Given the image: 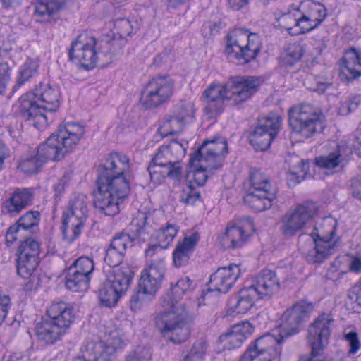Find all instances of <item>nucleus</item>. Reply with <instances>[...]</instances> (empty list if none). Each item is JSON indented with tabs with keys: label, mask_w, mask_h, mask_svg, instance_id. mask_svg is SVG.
<instances>
[{
	"label": "nucleus",
	"mask_w": 361,
	"mask_h": 361,
	"mask_svg": "<svg viewBox=\"0 0 361 361\" xmlns=\"http://www.w3.org/2000/svg\"><path fill=\"white\" fill-rule=\"evenodd\" d=\"M336 219L328 216L317 222L310 235L299 236L300 250L307 261L321 264L341 246V240L336 234Z\"/></svg>",
	"instance_id": "obj_4"
},
{
	"label": "nucleus",
	"mask_w": 361,
	"mask_h": 361,
	"mask_svg": "<svg viewBox=\"0 0 361 361\" xmlns=\"http://www.w3.org/2000/svg\"><path fill=\"white\" fill-rule=\"evenodd\" d=\"M277 20L279 25L291 35L297 36L305 33L298 8L281 15Z\"/></svg>",
	"instance_id": "obj_39"
},
{
	"label": "nucleus",
	"mask_w": 361,
	"mask_h": 361,
	"mask_svg": "<svg viewBox=\"0 0 361 361\" xmlns=\"http://www.w3.org/2000/svg\"><path fill=\"white\" fill-rule=\"evenodd\" d=\"M254 231L252 221L245 218L229 224L219 240L224 249L239 248L245 244Z\"/></svg>",
	"instance_id": "obj_17"
},
{
	"label": "nucleus",
	"mask_w": 361,
	"mask_h": 361,
	"mask_svg": "<svg viewBox=\"0 0 361 361\" xmlns=\"http://www.w3.org/2000/svg\"><path fill=\"white\" fill-rule=\"evenodd\" d=\"M318 207L313 202H305L287 212L281 219L280 231L286 237L301 231L317 215Z\"/></svg>",
	"instance_id": "obj_12"
},
{
	"label": "nucleus",
	"mask_w": 361,
	"mask_h": 361,
	"mask_svg": "<svg viewBox=\"0 0 361 361\" xmlns=\"http://www.w3.org/2000/svg\"><path fill=\"white\" fill-rule=\"evenodd\" d=\"M173 80L168 76H157L149 80L142 91L140 102L146 108H152L166 102L172 95Z\"/></svg>",
	"instance_id": "obj_15"
},
{
	"label": "nucleus",
	"mask_w": 361,
	"mask_h": 361,
	"mask_svg": "<svg viewBox=\"0 0 361 361\" xmlns=\"http://www.w3.org/2000/svg\"><path fill=\"white\" fill-rule=\"evenodd\" d=\"M180 200L188 205H194L197 202H200V192L195 189L191 180L183 188L180 194Z\"/></svg>",
	"instance_id": "obj_47"
},
{
	"label": "nucleus",
	"mask_w": 361,
	"mask_h": 361,
	"mask_svg": "<svg viewBox=\"0 0 361 361\" xmlns=\"http://www.w3.org/2000/svg\"><path fill=\"white\" fill-rule=\"evenodd\" d=\"M10 305V298L5 295H0V324L6 318Z\"/></svg>",
	"instance_id": "obj_64"
},
{
	"label": "nucleus",
	"mask_w": 361,
	"mask_h": 361,
	"mask_svg": "<svg viewBox=\"0 0 361 361\" xmlns=\"http://www.w3.org/2000/svg\"><path fill=\"white\" fill-rule=\"evenodd\" d=\"M75 228V226L72 227L62 222L61 231L63 237L68 243L73 242L80 234L81 231Z\"/></svg>",
	"instance_id": "obj_60"
},
{
	"label": "nucleus",
	"mask_w": 361,
	"mask_h": 361,
	"mask_svg": "<svg viewBox=\"0 0 361 361\" xmlns=\"http://www.w3.org/2000/svg\"><path fill=\"white\" fill-rule=\"evenodd\" d=\"M183 128V123L176 116H169L162 120L158 128V133L162 137H164L170 135L178 133L182 131Z\"/></svg>",
	"instance_id": "obj_45"
},
{
	"label": "nucleus",
	"mask_w": 361,
	"mask_h": 361,
	"mask_svg": "<svg viewBox=\"0 0 361 361\" xmlns=\"http://www.w3.org/2000/svg\"><path fill=\"white\" fill-rule=\"evenodd\" d=\"M124 255L122 252L109 245V247L106 251L104 262L109 268H118V265L121 263Z\"/></svg>",
	"instance_id": "obj_52"
},
{
	"label": "nucleus",
	"mask_w": 361,
	"mask_h": 361,
	"mask_svg": "<svg viewBox=\"0 0 361 361\" xmlns=\"http://www.w3.org/2000/svg\"><path fill=\"white\" fill-rule=\"evenodd\" d=\"M259 299L257 293L249 286L243 288L238 295L230 298L228 307L233 313L245 314Z\"/></svg>",
	"instance_id": "obj_34"
},
{
	"label": "nucleus",
	"mask_w": 361,
	"mask_h": 361,
	"mask_svg": "<svg viewBox=\"0 0 361 361\" xmlns=\"http://www.w3.org/2000/svg\"><path fill=\"white\" fill-rule=\"evenodd\" d=\"M194 284L188 276L179 279L171 286L170 293L164 300L163 307L155 318V324L161 334L174 343L185 341L190 336V330L186 323L188 313L196 308L197 299L194 304L182 302L183 296H188L194 289Z\"/></svg>",
	"instance_id": "obj_2"
},
{
	"label": "nucleus",
	"mask_w": 361,
	"mask_h": 361,
	"mask_svg": "<svg viewBox=\"0 0 361 361\" xmlns=\"http://www.w3.org/2000/svg\"><path fill=\"white\" fill-rule=\"evenodd\" d=\"M260 49L261 42L255 33H249L246 30L238 28L226 36L225 51L232 59L248 63L256 58Z\"/></svg>",
	"instance_id": "obj_11"
},
{
	"label": "nucleus",
	"mask_w": 361,
	"mask_h": 361,
	"mask_svg": "<svg viewBox=\"0 0 361 361\" xmlns=\"http://www.w3.org/2000/svg\"><path fill=\"white\" fill-rule=\"evenodd\" d=\"M153 295L154 294L147 293L145 291V290L139 288L137 291L133 293L131 296L130 301L131 309L133 310H139L142 306V305L150 300L151 295Z\"/></svg>",
	"instance_id": "obj_55"
},
{
	"label": "nucleus",
	"mask_w": 361,
	"mask_h": 361,
	"mask_svg": "<svg viewBox=\"0 0 361 361\" xmlns=\"http://www.w3.org/2000/svg\"><path fill=\"white\" fill-rule=\"evenodd\" d=\"M110 245L125 254L128 248L133 247V238L128 233L121 232L113 238Z\"/></svg>",
	"instance_id": "obj_49"
},
{
	"label": "nucleus",
	"mask_w": 361,
	"mask_h": 361,
	"mask_svg": "<svg viewBox=\"0 0 361 361\" xmlns=\"http://www.w3.org/2000/svg\"><path fill=\"white\" fill-rule=\"evenodd\" d=\"M305 32L317 27L327 15L324 5L313 1H305L298 7Z\"/></svg>",
	"instance_id": "obj_22"
},
{
	"label": "nucleus",
	"mask_w": 361,
	"mask_h": 361,
	"mask_svg": "<svg viewBox=\"0 0 361 361\" xmlns=\"http://www.w3.org/2000/svg\"><path fill=\"white\" fill-rule=\"evenodd\" d=\"M18 102L23 117L35 128H41L48 124L47 114L59 108L61 91L57 85L41 82L32 91L22 95Z\"/></svg>",
	"instance_id": "obj_5"
},
{
	"label": "nucleus",
	"mask_w": 361,
	"mask_h": 361,
	"mask_svg": "<svg viewBox=\"0 0 361 361\" xmlns=\"http://www.w3.org/2000/svg\"><path fill=\"white\" fill-rule=\"evenodd\" d=\"M334 319L326 313L319 314L308 329L307 341L314 352H322L328 345L331 334Z\"/></svg>",
	"instance_id": "obj_20"
},
{
	"label": "nucleus",
	"mask_w": 361,
	"mask_h": 361,
	"mask_svg": "<svg viewBox=\"0 0 361 361\" xmlns=\"http://www.w3.org/2000/svg\"><path fill=\"white\" fill-rule=\"evenodd\" d=\"M103 329L104 341L95 343L94 361H109L117 350L124 348L129 343L124 327L109 324Z\"/></svg>",
	"instance_id": "obj_13"
},
{
	"label": "nucleus",
	"mask_w": 361,
	"mask_h": 361,
	"mask_svg": "<svg viewBox=\"0 0 361 361\" xmlns=\"http://www.w3.org/2000/svg\"><path fill=\"white\" fill-rule=\"evenodd\" d=\"M130 175L97 178L93 199L94 207L106 216L118 214L120 204L130 192Z\"/></svg>",
	"instance_id": "obj_7"
},
{
	"label": "nucleus",
	"mask_w": 361,
	"mask_h": 361,
	"mask_svg": "<svg viewBox=\"0 0 361 361\" xmlns=\"http://www.w3.org/2000/svg\"><path fill=\"white\" fill-rule=\"evenodd\" d=\"M35 334L39 341L49 345L61 340L66 332L47 319L37 324Z\"/></svg>",
	"instance_id": "obj_38"
},
{
	"label": "nucleus",
	"mask_w": 361,
	"mask_h": 361,
	"mask_svg": "<svg viewBox=\"0 0 361 361\" xmlns=\"http://www.w3.org/2000/svg\"><path fill=\"white\" fill-rule=\"evenodd\" d=\"M250 187L244 202L255 212H259L271 207L276 199L278 189L270 177L260 169H252Z\"/></svg>",
	"instance_id": "obj_8"
},
{
	"label": "nucleus",
	"mask_w": 361,
	"mask_h": 361,
	"mask_svg": "<svg viewBox=\"0 0 361 361\" xmlns=\"http://www.w3.org/2000/svg\"><path fill=\"white\" fill-rule=\"evenodd\" d=\"M281 125V118L277 115H269L259 120L250 136V144L256 150L267 149L278 134Z\"/></svg>",
	"instance_id": "obj_18"
},
{
	"label": "nucleus",
	"mask_w": 361,
	"mask_h": 361,
	"mask_svg": "<svg viewBox=\"0 0 361 361\" xmlns=\"http://www.w3.org/2000/svg\"><path fill=\"white\" fill-rule=\"evenodd\" d=\"M314 310L312 302L301 300L283 314L282 322L274 335L265 334L251 343L239 361H279L281 354V343L285 338L295 335L300 325L307 321Z\"/></svg>",
	"instance_id": "obj_1"
},
{
	"label": "nucleus",
	"mask_w": 361,
	"mask_h": 361,
	"mask_svg": "<svg viewBox=\"0 0 361 361\" xmlns=\"http://www.w3.org/2000/svg\"><path fill=\"white\" fill-rule=\"evenodd\" d=\"M92 41L94 43L93 47H92V66L91 68H94V67H100L103 68L104 66V63H99L100 59L102 56H104V54L101 52H97L96 49H98L97 42L95 39L92 38Z\"/></svg>",
	"instance_id": "obj_62"
},
{
	"label": "nucleus",
	"mask_w": 361,
	"mask_h": 361,
	"mask_svg": "<svg viewBox=\"0 0 361 361\" xmlns=\"http://www.w3.org/2000/svg\"><path fill=\"white\" fill-rule=\"evenodd\" d=\"M350 154L351 151L346 145L340 143L332 152L325 156L317 157L315 159L316 164L323 169L332 171L345 161Z\"/></svg>",
	"instance_id": "obj_37"
},
{
	"label": "nucleus",
	"mask_w": 361,
	"mask_h": 361,
	"mask_svg": "<svg viewBox=\"0 0 361 361\" xmlns=\"http://www.w3.org/2000/svg\"><path fill=\"white\" fill-rule=\"evenodd\" d=\"M346 261L348 264L349 271L354 273L361 271V257L359 256L347 255Z\"/></svg>",
	"instance_id": "obj_63"
},
{
	"label": "nucleus",
	"mask_w": 361,
	"mask_h": 361,
	"mask_svg": "<svg viewBox=\"0 0 361 361\" xmlns=\"http://www.w3.org/2000/svg\"><path fill=\"white\" fill-rule=\"evenodd\" d=\"M163 259L152 261L142 271L138 286L150 294H154L159 288L165 273Z\"/></svg>",
	"instance_id": "obj_21"
},
{
	"label": "nucleus",
	"mask_w": 361,
	"mask_h": 361,
	"mask_svg": "<svg viewBox=\"0 0 361 361\" xmlns=\"http://www.w3.org/2000/svg\"><path fill=\"white\" fill-rule=\"evenodd\" d=\"M250 286L255 290L259 299H263L269 298L278 293L281 288V283L274 271L264 269Z\"/></svg>",
	"instance_id": "obj_28"
},
{
	"label": "nucleus",
	"mask_w": 361,
	"mask_h": 361,
	"mask_svg": "<svg viewBox=\"0 0 361 361\" xmlns=\"http://www.w3.org/2000/svg\"><path fill=\"white\" fill-rule=\"evenodd\" d=\"M262 83L258 77H235L226 84L212 83L204 92L207 104L204 109L203 118L212 123L223 112L224 100L240 104L250 98Z\"/></svg>",
	"instance_id": "obj_3"
},
{
	"label": "nucleus",
	"mask_w": 361,
	"mask_h": 361,
	"mask_svg": "<svg viewBox=\"0 0 361 361\" xmlns=\"http://www.w3.org/2000/svg\"><path fill=\"white\" fill-rule=\"evenodd\" d=\"M41 214L38 211H28L22 215L18 220L11 226L6 233V241L13 244L18 239V233L20 230L36 233L39 231Z\"/></svg>",
	"instance_id": "obj_25"
},
{
	"label": "nucleus",
	"mask_w": 361,
	"mask_h": 361,
	"mask_svg": "<svg viewBox=\"0 0 361 361\" xmlns=\"http://www.w3.org/2000/svg\"><path fill=\"white\" fill-rule=\"evenodd\" d=\"M98 299L101 305L105 307L115 306L118 300L122 297L118 293V290L111 288L107 286V283L104 281L97 292Z\"/></svg>",
	"instance_id": "obj_44"
},
{
	"label": "nucleus",
	"mask_w": 361,
	"mask_h": 361,
	"mask_svg": "<svg viewBox=\"0 0 361 361\" xmlns=\"http://www.w3.org/2000/svg\"><path fill=\"white\" fill-rule=\"evenodd\" d=\"M148 216L145 212H139L131 222V226L135 227L134 231L140 236L142 233L149 232L147 226Z\"/></svg>",
	"instance_id": "obj_54"
},
{
	"label": "nucleus",
	"mask_w": 361,
	"mask_h": 361,
	"mask_svg": "<svg viewBox=\"0 0 361 361\" xmlns=\"http://www.w3.org/2000/svg\"><path fill=\"white\" fill-rule=\"evenodd\" d=\"M114 28L121 37L129 36L133 31V25L128 18H117L114 20Z\"/></svg>",
	"instance_id": "obj_58"
},
{
	"label": "nucleus",
	"mask_w": 361,
	"mask_h": 361,
	"mask_svg": "<svg viewBox=\"0 0 361 361\" xmlns=\"http://www.w3.org/2000/svg\"><path fill=\"white\" fill-rule=\"evenodd\" d=\"M88 208L83 199L78 197L70 205L69 209L63 212V223L76 227L81 231L85 221L87 218Z\"/></svg>",
	"instance_id": "obj_32"
},
{
	"label": "nucleus",
	"mask_w": 361,
	"mask_h": 361,
	"mask_svg": "<svg viewBox=\"0 0 361 361\" xmlns=\"http://www.w3.org/2000/svg\"><path fill=\"white\" fill-rule=\"evenodd\" d=\"M357 102H354L350 98L343 101L338 109L341 115L345 116L355 110L357 107Z\"/></svg>",
	"instance_id": "obj_61"
},
{
	"label": "nucleus",
	"mask_w": 361,
	"mask_h": 361,
	"mask_svg": "<svg viewBox=\"0 0 361 361\" xmlns=\"http://www.w3.org/2000/svg\"><path fill=\"white\" fill-rule=\"evenodd\" d=\"M106 278L105 281L109 287L118 290L122 296L127 292L134 275L133 269L127 264H123L118 268H109L105 271Z\"/></svg>",
	"instance_id": "obj_26"
},
{
	"label": "nucleus",
	"mask_w": 361,
	"mask_h": 361,
	"mask_svg": "<svg viewBox=\"0 0 361 361\" xmlns=\"http://www.w3.org/2000/svg\"><path fill=\"white\" fill-rule=\"evenodd\" d=\"M345 339L348 341L350 347L348 353L350 355L357 353L361 345L357 334L350 331L345 335Z\"/></svg>",
	"instance_id": "obj_59"
},
{
	"label": "nucleus",
	"mask_w": 361,
	"mask_h": 361,
	"mask_svg": "<svg viewBox=\"0 0 361 361\" xmlns=\"http://www.w3.org/2000/svg\"><path fill=\"white\" fill-rule=\"evenodd\" d=\"M338 76L347 83L361 76V51L351 48L341 59Z\"/></svg>",
	"instance_id": "obj_24"
},
{
	"label": "nucleus",
	"mask_w": 361,
	"mask_h": 361,
	"mask_svg": "<svg viewBox=\"0 0 361 361\" xmlns=\"http://www.w3.org/2000/svg\"><path fill=\"white\" fill-rule=\"evenodd\" d=\"M305 52L304 46L298 42L288 45L281 57V63L286 66H293L302 57Z\"/></svg>",
	"instance_id": "obj_41"
},
{
	"label": "nucleus",
	"mask_w": 361,
	"mask_h": 361,
	"mask_svg": "<svg viewBox=\"0 0 361 361\" xmlns=\"http://www.w3.org/2000/svg\"><path fill=\"white\" fill-rule=\"evenodd\" d=\"M187 147V142L177 140L161 146L148 166L151 180L155 184L162 183L166 177L179 180L183 171L179 159L184 157Z\"/></svg>",
	"instance_id": "obj_6"
},
{
	"label": "nucleus",
	"mask_w": 361,
	"mask_h": 361,
	"mask_svg": "<svg viewBox=\"0 0 361 361\" xmlns=\"http://www.w3.org/2000/svg\"><path fill=\"white\" fill-rule=\"evenodd\" d=\"M129 158L123 154L111 153L97 169V178L101 176L117 177L130 175Z\"/></svg>",
	"instance_id": "obj_23"
},
{
	"label": "nucleus",
	"mask_w": 361,
	"mask_h": 361,
	"mask_svg": "<svg viewBox=\"0 0 361 361\" xmlns=\"http://www.w3.org/2000/svg\"><path fill=\"white\" fill-rule=\"evenodd\" d=\"M69 269L79 274H84L85 276L89 277L90 274V259L87 257H81Z\"/></svg>",
	"instance_id": "obj_56"
},
{
	"label": "nucleus",
	"mask_w": 361,
	"mask_h": 361,
	"mask_svg": "<svg viewBox=\"0 0 361 361\" xmlns=\"http://www.w3.org/2000/svg\"><path fill=\"white\" fill-rule=\"evenodd\" d=\"M240 274L241 269L237 264H231L227 267L219 268L211 275L207 292L203 293L202 298H198L197 307H200L202 305H205L204 301L209 298L211 292L227 293Z\"/></svg>",
	"instance_id": "obj_16"
},
{
	"label": "nucleus",
	"mask_w": 361,
	"mask_h": 361,
	"mask_svg": "<svg viewBox=\"0 0 361 361\" xmlns=\"http://www.w3.org/2000/svg\"><path fill=\"white\" fill-rule=\"evenodd\" d=\"M288 117L292 130L303 138H310L321 133L325 127L324 115L318 108L310 104L291 107Z\"/></svg>",
	"instance_id": "obj_9"
},
{
	"label": "nucleus",
	"mask_w": 361,
	"mask_h": 361,
	"mask_svg": "<svg viewBox=\"0 0 361 361\" xmlns=\"http://www.w3.org/2000/svg\"><path fill=\"white\" fill-rule=\"evenodd\" d=\"M68 0H38L35 16L37 20L44 23L55 22L59 18V11L62 9Z\"/></svg>",
	"instance_id": "obj_33"
},
{
	"label": "nucleus",
	"mask_w": 361,
	"mask_h": 361,
	"mask_svg": "<svg viewBox=\"0 0 361 361\" xmlns=\"http://www.w3.org/2000/svg\"><path fill=\"white\" fill-rule=\"evenodd\" d=\"M32 200L33 193L30 188H16L4 201L3 207L7 213L16 215L30 205Z\"/></svg>",
	"instance_id": "obj_31"
},
{
	"label": "nucleus",
	"mask_w": 361,
	"mask_h": 361,
	"mask_svg": "<svg viewBox=\"0 0 361 361\" xmlns=\"http://www.w3.org/2000/svg\"><path fill=\"white\" fill-rule=\"evenodd\" d=\"M90 37L88 31L79 35L76 40L72 43L68 55L71 59H75L78 61V68L80 70L89 71L90 47L89 45Z\"/></svg>",
	"instance_id": "obj_30"
},
{
	"label": "nucleus",
	"mask_w": 361,
	"mask_h": 361,
	"mask_svg": "<svg viewBox=\"0 0 361 361\" xmlns=\"http://www.w3.org/2000/svg\"><path fill=\"white\" fill-rule=\"evenodd\" d=\"M86 133V126L80 123L63 122L45 143L56 160L59 161L75 149Z\"/></svg>",
	"instance_id": "obj_10"
},
{
	"label": "nucleus",
	"mask_w": 361,
	"mask_h": 361,
	"mask_svg": "<svg viewBox=\"0 0 361 361\" xmlns=\"http://www.w3.org/2000/svg\"><path fill=\"white\" fill-rule=\"evenodd\" d=\"M66 287L73 292H84L89 288V277L68 269L66 276Z\"/></svg>",
	"instance_id": "obj_40"
},
{
	"label": "nucleus",
	"mask_w": 361,
	"mask_h": 361,
	"mask_svg": "<svg viewBox=\"0 0 361 361\" xmlns=\"http://www.w3.org/2000/svg\"><path fill=\"white\" fill-rule=\"evenodd\" d=\"M231 329L243 341H245L253 332L254 327L247 321L233 325Z\"/></svg>",
	"instance_id": "obj_57"
},
{
	"label": "nucleus",
	"mask_w": 361,
	"mask_h": 361,
	"mask_svg": "<svg viewBox=\"0 0 361 361\" xmlns=\"http://www.w3.org/2000/svg\"><path fill=\"white\" fill-rule=\"evenodd\" d=\"M207 350V343L204 341H198L195 343L190 351L186 355V361H199L202 360L206 354Z\"/></svg>",
	"instance_id": "obj_51"
},
{
	"label": "nucleus",
	"mask_w": 361,
	"mask_h": 361,
	"mask_svg": "<svg viewBox=\"0 0 361 361\" xmlns=\"http://www.w3.org/2000/svg\"><path fill=\"white\" fill-rule=\"evenodd\" d=\"M204 163L202 161H195V165H192L197 169L193 171V181L198 186L203 185L207 178V172L212 173L216 169H210L202 166Z\"/></svg>",
	"instance_id": "obj_50"
},
{
	"label": "nucleus",
	"mask_w": 361,
	"mask_h": 361,
	"mask_svg": "<svg viewBox=\"0 0 361 361\" xmlns=\"http://www.w3.org/2000/svg\"><path fill=\"white\" fill-rule=\"evenodd\" d=\"M219 340L222 345L223 350H228L240 347L244 342L235 333L233 332L231 328L226 333L222 334L219 337Z\"/></svg>",
	"instance_id": "obj_48"
},
{
	"label": "nucleus",
	"mask_w": 361,
	"mask_h": 361,
	"mask_svg": "<svg viewBox=\"0 0 361 361\" xmlns=\"http://www.w3.org/2000/svg\"><path fill=\"white\" fill-rule=\"evenodd\" d=\"M53 152L43 143L33 154L27 155L18 164V169L25 173H35L49 161H56Z\"/></svg>",
	"instance_id": "obj_27"
},
{
	"label": "nucleus",
	"mask_w": 361,
	"mask_h": 361,
	"mask_svg": "<svg viewBox=\"0 0 361 361\" xmlns=\"http://www.w3.org/2000/svg\"><path fill=\"white\" fill-rule=\"evenodd\" d=\"M200 240V235L194 232L186 235L183 240L178 242L173 253V263L176 267L185 265Z\"/></svg>",
	"instance_id": "obj_36"
},
{
	"label": "nucleus",
	"mask_w": 361,
	"mask_h": 361,
	"mask_svg": "<svg viewBox=\"0 0 361 361\" xmlns=\"http://www.w3.org/2000/svg\"><path fill=\"white\" fill-rule=\"evenodd\" d=\"M227 152V142L221 136L205 140L201 147L190 157V163L195 165V161H202V166L210 169H218L222 166L224 155Z\"/></svg>",
	"instance_id": "obj_14"
},
{
	"label": "nucleus",
	"mask_w": 361,
	"mask_h": 361,
	"mask_svg": "<svg viewBox=\"0 0 361 361\" xmlns=\"http://www.w3.org/2000/svg\"><path fill=\"white\" fill-rule=\"evenodd\" d=\"M179 231V226L174 223H166L160 227L155 234L157 244L152 245L145 250L147 256L152 257L159 248H168Z\"/></svg>",
	"instance_id": "obj_35"
},
{
	"label": "nucleus",
	"mask_w": 361,
	"mask_h": 361,
	"mask_svg": "<svg viewBox=\"0 0 361 361\" xmlns=\"http://www.w3.org/2000/svg\"><path fill=\"white\" fill-rule=\"evenodd\" d=\"M39 63L37 60L27 59L20 67L17 78V85L21 86L38 74Z\"/></svg>",
	"instance_id": "obj_42"
},
{
	"label": "nucleus",
	"mask_w": 361,
	"mask_h": 361,
	"mask_svg": "<svg viewBox=\"0 0 361 361\" xmlns=\"http://www.w3.org/2000/svg\"><path fill=\"white\" fill-rule=\"evenodd\" d=\"M40 243L32 238H28L21 243L18 248V274L24 279H28L39 264Z\"/></svg>",
	"instance_id": "obj_19"
},
{
	"label": "nucleus",
	"mask_w": 361,
	"mask_h": 361,
	"mask_svg": "<svg viewBox=\"0 0 361 361\" xmlns=\"http://www.w3.org/2000/svg\"><path fill=\"white\" fill-rule=\"evenodd\" d=\"M49 320L66 332L75 319L73 306L65 302H53L47 310Z\"/></svg>",
	"instance_id": "obj_29"
},
{
	"label": "nucleus",
	"mask_w": 361,
	"mask_h": 361,
	"mask_svg": "<svg viewBox=\"0 0 361 361\" xmlns=\"http://www.w3.org/2000/svg\"><path fill=\"white\" fill-rule=\"evenodd\" d=\"M152 353L146 347H137L126 356V361H151Z\"/></svg>",
	"instance_id": "obj_53"
},
{
	"label": "nucleus",
	"mask_w": 361,
	"mask_h": 361,
	"mask_svg": "<svg viewBox=\"0 0 361 361\" xmlns=\"http://www.w3.org/2000/svg\"><path fill=\"white\" fill-rule=\"evenodd\" d=\"M196 109L195 104L190 101H184L178 106L175 116L183 123V126L187 123L191 122L195 118Z\"/></svg>",
	"instance_id": "obj_46"
},
{
	"label": "nucleus",
	"mask_w": 361,
	"mask_h": 361,
	"mask_svg": "<svg viewBox=\"0 0 361 361\" xmlns=\"http://www.w3.org/2000/svg\"><path fill=\"white\" fill-rule=\"evenodd\" d=\"M294 164L289 169L288 180L294 183H300L307 175L309 171V163L307 161L300 159L298 157H294Z\"/></svg>",
	"instance_id": "obj_43"
}]
</instances>
